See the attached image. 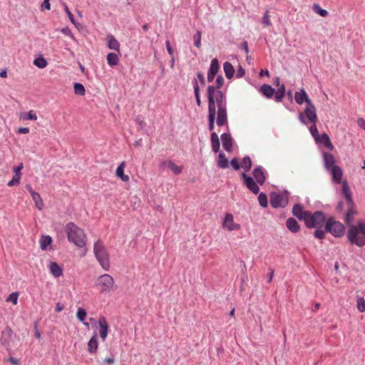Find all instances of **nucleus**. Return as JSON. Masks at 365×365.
<instances>
[{
    "mask_svg": "<svg viewBox=\"0 0 365 365\" xmlns=\"http://www.w3.org/2000/svg\"><path fill=\"white\" fill-rule=\"evenodd\" d=\"M207 98L208 101V129L212 131L215 122L221 127L227 124V98L222 91H215L213 85L207 87Z\"/></svg>",
    "mask_w": 365,
    "mask_h": 365,
    "instance_id": "f257e3e1",
    "label": "nucleus"
},
{
    "mask_svg": "<svg viewBox=\"0 0 365 365\" xmlns=\"http://www.w3.org/2000/svg\"><path fill=\"white\" fill-rule=\"evenodd\" d=\"M327 172L331 175L333 182L342 184L341 192L347 205V211L344 217V220L348 225H350L354 220V216L357 215V211L356 205L352 199L351 191L348 182L346 180L342 182L343 171L339 165L331 168Z\"/></svg>",
    "mask_w": 365,
    "mask_h": 365,
    "instance_id": "f03ea898",
    "label": "nucleus"
},
{
    "mask_svg": "<svg viewBox=\"0 0 365 365\" xmlns=\"http://www.w3.org/2000/svg\"><path fill=\"white\" fill-rule=\"evenodd\" d=\"M68 240L78 247H83L86 245V235L84 231L76 226L73 222H68L66 227Z\"/></svg>",
    "mask_w": 365,
    "mask_h": 365,
    "instance_id": "7ed1b4c3",
    "label": "nucleus"
},
{
    "mask_svg": "<svg viewBox=\"0 0 365 365\" xmlns=\"http://www.w3.org/2000/svg\"><path fill=\"white\" fill-rule=\"evenodd\" d=\"M347 237L351 244L359 247L364 246L365 245V222H359L356 226H350Z\"/></svg>",
    "mask_w": 365,
    "mask_h": 365,
    "instance_id": "20e7f679",
    "label": "nucleus"
},
{
    "mask_svg": "<svg viewBox=\"0 0 365 365\" xmlns=\"http://www.w3.org/2000/svg\"><path fill=\"white\" fill-rule=\"evenodd\" d=\"M93 253L101 267L105 271H108L110 269L109 255L103 243L100 240L94 243Z\"/></svg>",
    "mask_w": 365,
    "mask_h": 365,
    "instance_id": "39448f33",
    "label": "nucleus"
},
{
    "mask_svg": "<svg viewBox=\"0 0 365 365\" xmlns=\"http://www.w3.org/2000/svg\"><path fill=\"white\" fill-rule=\"evenodd\" d=\"M96 285L101 293L107 294L117 289L113 278L108 274L101 275L96 282Z\"/></svg>",
    "mask_w": 365,
    "mask_h": 365,
    "instance_id": "423d86ee",
    "label": "nucleus"
},
{
    "mask_svg": "<svg viewBox=\"0 0 365 365\" xmlns=\"http://www.w3.org/2000/svg\"><path fill=\"white\" fill-rule=\"evenodd\" d=\"M326 221V217L324 212L322 211H316L312 212L309 211V215L305 218L304 224L305 226L309 228H322Z\"/></svg>",
    "mask_w": 365,
    "mask_h": 365,
    "instance_id": "0eeeda50",
    "label": "nucleus"
},
{
    "mask_svg": "<svg viewBox=\"0 0 365 365\" xmlns=\"http://www.w3.org/2000/svg\"><path fill=\"white\" fill-rule=\"evenodd\" d=\"M289 192L284 190L282 194L276 192H272L270 194V204L274 208H284L289 203Z\"/></svg>",
    "mask_w": 365,
    "mask_h": 365,
    "instance_id": "6e6552de",
    "label": "nucleus"
},
{
    "mask_svg": "<svg viewBox=\"0 0 365 365\" xmlns=\"http://www.w3.org/2000/svg\"><path fill=\"white\" fill-rule=\"evenodd\" d=\"M325 230L336 237H340L344 235L345 227L340 222L334 221L333 219L329 218L326 222Z\"/></svg>",
    "mask_w": 365,
    "mask_h": 365,
    "instance_id": "1a4fd4ad",
    "label": "nucleus"
},
{
    "mask_svg": "<svg viewBox=\"0 0 365 365\" xmlns=\"http://www.w3.org/2000/svg\"><path fill=\"white\" fill-rule=\"evenodd\" d=\"M159 169L165 170V169L170 170L175 175L180 174L182 170V166L175 165L172 160H163L159 164Z\"/></svg>",
    "mask_w": 365,
    "mask_h": 365,
    "instance_id": "9d476101",
    "label": "nucleus"
},
{
    "mask_svg": "<svg viewBox=\"0 0 365 365\" xmlns=\"http://www.w3.org/2000/svg\"><path fill=\"white\" fill-rule=\"evenodd\" d=\"M252 174L258 184L262 185L265 182L267 172L263 167L261 165L257 166L253 170Z\"/></svg>",
    "mask_w": 365,
    "mask_h": 365,
    "instance_id": "9b49d317",
    "label": "nucleus"
},
{
    "mask_svg": "<svg viewBox=\"0 0 365 365\" xmlns=\"http://www.w3.org/2000/svg\"><path fill=\"white\" fill-rule=\"evenodd\" d=\"M241 176L244 180V184L251 192L254 194L259 193V187L257 185V182H255L252 177L247 175L245 173H242Z\"/></svg>",
    "mask_w": 365,
    "mask_h": 365,
    "instance_id": "f8f14e48",
    "label": "nucleus"
},
{
    "mask_svg": "<svg viewBox=\"0 0 365 365\" xmlns=\"http://www.w3.org/2000/svg\"><path fill=\"white\" fill-rule=\"evenodd\" d=\"M304 114L310 123H317V115L316 113V108L312 102L306 105Z\"/></svg>",
    "mask_w": 365,
    "mask_h": 365,
    "instance_id": "ddd939ff",
    "label": "nucleus"
},
{
    "mask_svg": "<svg viewBox=\"0 0 365 365\" xmlns=\"http://www.w3.org/2000/svg\"><path fill=\"white\" fill-rule=\"evenodd\" d=\"M292 212L300 221H304L307 216L309 215V211L304 210L303 205L299 203L295 204L293 206Z\"/></svg>",
    "mask_w": 365,
    "mask_h": 365,
    "instance_id": "4468645a",
    "label": "nucleus"
},
{
    "mask_svg": "<svg viewBox=\"0 0 365 365\" xmlns=\"http://www.w3.org/2000/svg\"><path fill=\"white\" fill-rule=\"evenodd\" d=\"M98 324L99 326V335L102 341H104L108 333V324L104 317L98 319Z\"/></svg>",
    "mask_w": 365,
    "mask_h": 365,
    "instance_id": "2eb2a0df",
    "label": "nucleus"
},
{
    "mask_svg": "<svg viewBox=\"0 0 365 365\" xmlns=\"http://www.w3.org/2000/svg\"><path fill=\"white\" fill-rule=\"evenodd\" d=\"M222 225L223 227L227 228L229 231L237 230L240 227L239 224L235 223L234 217L232 214H227L225 215Z\"/></svg>",
    "mask_w": 365,
    "mask_h": 365,
    "instance_id": "dca6fc26",
    "label": "nucleus"
},
{
    "mask_svg": "<svg viewBox=\"0 0 365 365\" xmlns=\"http://www.w3.org/2000/svg\"><path fill=\"white\" fill-rule=\"evenodd\" d=\"M221 140L223 148L229 153L232 152L234 140L231 135L230 133H222L221 135Z\"/></svg>",
    "mask_w": 365,
    "mask_h": 365,
    "instance_id": "f3484780",
    "label": "nucleus"
},
{
    "mask_svg": "<svg viewBox=\"0 0 365 365\" xmlns=\"http://www.w3.org/2000/svg\"><path fill=\"white\" fill-rule=\"evenodd\" d=\"M314 140L318 144L324 145V146L326 147L329 150H332L334 149V145L331 142L329 135L325 133H323L322 135H319Z\"/></svg>",
    "mask_w": 365,
    "mask_h": 365,
    "instance_id": "a211bd4d",
    "label": "nucleus"
},
{
    "mask_svg": "<svg viewBox=\"0 0 365 365\" xmlns=\"http://www.w3.org/2000/svg\"><path fill=\"white\" fill-rule=\"evenodd\" d=\"M294 99L296 103L299 105H302L303 103L308 104L309 103L312 102L307 93L304 89H302L300 91L295 92Z\"/></svg>",
    "mask_w": 365,
    "mask_h": 365,
    "instance_id": "6ab92c4d",
    "label": "nucleus"
},
{
    "mask_svg": "<svg viewBox=\"0 0 365 365\" xmlns=\"http://www.w3.org/2000/svg\"><path fill=\"white\" fill-rule=\"evenodd\" d=\"M323 160H324V165L326 169V170H329L331 169V168H333L334 166H337L335 165V158L333 156V155L328 153H323Z\"/></svg>",
    "mask_w": 365,
    "mask_h": 365,
    "instance_id": "aec40b11",
    "label": "nucleus"
},
{
    "mask_svg": "<svg viewBox=\"0 0 365 365\" xmlns=\"http://www.w3.org/2000/svg\"><path fill=\"white\" fill-rule=\"evenodd\" d=\"M286 226L287 229L293 233H297L299 231L300 225L293 217H289L286 221Z\"/></svg>",
    "mask_w": 365,
    "mask_h": 365,
    "instance_id": "412c9836",
    "label": "nucleus"
},
{
    "mask_svg": "<svg viewBox=\"0 0 365 365\" xmlns=\"http://www.w3.org/2000/svg\"><path fill=\"white\" fill-rule=\"evenodd\" d=\"M98 346V341L97 339V334L94 333L93 336L90 339L88 342V351L90 354L96 352Z\"/></svg>",
    "mask_w": 365,
    "mask_h": 365,
    "instance_id": "4be33fe9",
    "label": "nucleus"
},
{
    "mask_svg": "<svg viewBox=\"0 0 365 365\" xmlns=\"http://www.w3.org/2000/svg\"><path fill=\"white\" fill-rule=\"evenodd\" d=\"M11 336L12 330L9 327H6L1 333V344L5 346H9Z\"/></svg>",
    "mask_w": 365,
    "mask_h": 365,
    "instance_id": "5701e85b",
    "label": "nucleus"
},
{
    "mask_svg": "<svg viewBox=\"0 0 365 365\" xmlns=\"http://www.w3.org/2000/svg\"><path fill=\"white\" fill-rule=\"evenodd\" d=\"M212 149L214 153H217L220 150V143L217 134L212 132L210 136Z\"/></svg>",
    "mask_w": 365,
    "mask_h": 365,
    "instance_id": "b1692460",
    "label": "nucleus"
},
{
    "mask_svg": "<svg viewBox=\"0 0 365 365\" xmlns=\"http://www.w3.org/2000/svg\"><path fill=\"white\" fill-rule=\"evenodd\" d=\"M125 163L122 162L115 170V175L120 178L123 182H127L129 180V176L124 174V169Z\"/></svg>",
    "mask_w": 365,
    "mask_h": 365,
    "instance_id": "393cba45",
    "label": "nucleus"
},
{
    "mask_svg": "<svg viewBox=\"0 0 365 365\" xmlns=\"http://www.w3.org/2000/svg\"><path fill=\"white\" fill-rule=\"evenodd\" d=\"M49 269L54 277H59L63 274V270L56 262H51Z\"/></svg>",
    "mask_w": 365,
    "mask_h": 365,
    "instance_id": "a878e982",
    "label": "nucleus"
},
{
    "mask_svg": "<svg viewBox=\"0 0 365 365\" xmlns=\"http://www.w3.org/2000/svg\"><path fill=\"white\" fill-rule=\"evenodd\" d=\"M223 69L225 74V76L228 79H231L235 74V68L231 63L229 61H226L223 64Z\"/></svg>",
    "mask_w": 365,
    "mask_h": 365,
    "instance_id": "bb28decb",
    "label": "nucleus"
},
{
    "mask_svg": "<svg viewBox=\"0 0 365 365\" xmlns=\"http://www.w3.org/2000/svg\"><path fill=\"white\" fill-rule=\"evenodd\" d=\"M108 64L110 67H113L118 64L119 63V57L118 55L115 53H108L106 56Z\"/></svg>",
    "mask_w": 365,
    "mask_h": 365,
    "instance_id": "cd10ccee",
    "label": "nucleus"
},
{
    "mask_svg": "<svg viewBox=\"0 0 365 365\" xmlns=\"http://www.w3.org/2000/svg\"><path fill=\"white\" fill-rule=\"evenodd\" d=\"M260 91L269 98H272L274 93V89L268 84H263L260 88Z\"/></svg>",
    "mask_w": 365,
    "mask_h": 365,
    "instance_id": "c85d7f7f",
    "label": "nucleus"
},
{
    "mask_svg": "<svg viewBox=\"0 0 365 365\" xmlns=\"http://www.w3.org/2000/svg\"><path fill=\"white\" fill-rule=\"evenodd\" d=\"M120 43L114 38L113 36L110 35L108 36V47L110 49H113L119 52Z\"/></svg>",
    "mask_w": 365,
    "mask_h": 365,
    "instance_id": "c756f323",
    "label": "nucleus"
},
{
    "mask_svg": "<svg viewBox=\"0 0 365 365\" xmlns=\"http://www.w3.org/2000/svg\"><path fill=\"white\" fill-rule=\"evenodd\" d=\"M285 92H286V90H285L284 85V84L280 85V86L278 88L277 91H274L275 101L277 102H281L282 101L283 98L284 97Z\"/></svg>",
    "mask_w": 365,
    "mask_h": 365,
    "instance_id": "7c9ffc66",
    "label": "nucleus"
},
{
    "mask_svg": "<svg viewBox=\"0 0 365 365\" xmlns=\"http://www.w3.org/2000/svg\"><path fill=\"white\" fill-rule=\"evenodd\" d=\"M219 68L220 66L218 60L217 58L212 59L208 72L210 73L211 74L216 75L219 71Z\"/></svg>",
    "mask_w": 365,
    "mask_h": 365,
    "instance_id": "2f4dec72",
    "label": "nucleus"
},
{
    "mask_svg": "<svg viewBox=\"0 0 365 365\" xmlns=\"http://www.w3.org/2000/svg\"><path fill=\"white\" fill-rule=\"evenodd\" d=\"M193 88H194V94L196 99V103L198 106H201V99L200 96V88L197 83V79H194L192 81Z\"/></svg>",
    "mask_w": 365,
    "mask_h": 365,
    "instance_id": "473e14b6",
    "label": "nucleus"
},
{
    "mask_svg": "<svg viewBox=\"0 0 365 365\" xmlns=\"http://www.w3.org/2000/svg\"><path fill=\"white\" fill-rule=\"evenodd\" d=\"M52 242L51 237L48 235L42 236L40 240V246L42 250H46Z\"/></svg>",
    "mask_w": 365,
    "mask_h": 365,
    "instance_id": "72a5a7b5",
    "label": "nucleus"
},
{
    "mask_svg": "<svg viewBox=\"0 0 365 365\" xmlns=\"http://www.w3.org/2000/svg\"><path fill=\"white\" fill-rule=\"evenodd\" d=\"M217 165L220 168H227L229 166L228 160L226 158L225 153H220L219 154V160L217 162Z\"/></svg>",
    "mask_w": 365,
    "mask_h": 365,
    "instance_id": "f704fd0d",
    "label": "nucleus"
},
{
    "mask_svg": "<svg viewBox=\"0 0 365 365\" xmlns=\"http://www.w3.org/2000/svg\"><path fill=\"white\" fill-rule=\"evenodd\" d=\"M74 93L76 95L83 96L86 94V90L83 84L80 83H75L73 86Z\"/></svg>",
    "mask_w": 365,
    "mask_h": 365,
    "instance_id": "c9c22d12",
    "label": "nucleus"
},
{
    "mask_svg": "<svg viewBox=\"0 0 365 365\" xmlns=\"http://www.w3.org/2000/svg\"><path fill=\"white\" fill-rule=\"evenodd\" d=\"M241 167L245 169V172H248L252 167V160L249 156H245L242 160Z\"/></svg>",
    "mask_w": 365,
    "mask_h": 365,
    "instance_id": "e433bc0d",
    "label": "nucleus"
},
{
    "mask_svg": "<svg viewBox=\"0 0 365 365\" xmlns=\"http://www.w3.org/2000/svg\"><path fill=\"white\" fill-rule=\"evenodd\" d=\"M34 64L39 68H44L48 63L43 57L40 56L34 61Z\"/></svg>",
    "mask_w": 365,
    "mask_h": 365,
    "instance_id": "4c0bfd02",
    "label": "nucleus"
},
{
    "mask_svg": "<svg viewBox=\"0 0 365 365\" xmlns=\"http://www.w3.org/2000/svg\"><path fill=\"white\" fill-rule=\"evenodd\" d=\"M258 201L262 207H267L268 205L267 196L264 192H260L258 195Z\"/></svg>",
    "mask_w": 365,
    "mask_h": 365,
    "instance_id": "58836bf2",
    "label": "nucleus"
},
{
    "mask_svg": "<svg viewBox=\"0 0 365 365\" xmlns=\"http://www.w3.org/2000/svg\"><path fill=\"white\" fill-rule=\"evenodd\" d=\"M87 316V313L86 309H84L82 307L78 308L77 313H76V317L78 319L79 322H83L85 321Z\"/></svg>",
    "mask_w": 365,
    "mask_h": 365,
    "instance_id": "ea45409f",
    "label": "nucleus"
},
{
    "mask_svg": "<svg viewBox=\"0 0 365 365\" xmlns=\"http://www.w3.org/2000/svg\"><path fill=\"white\" fill-rule=\"evenodd\" d=\"M314 11L322 17H325L328 15V11L324 9H322L319 4H314Z\"/></svg>",
    "mask_w": 365,
    "mask_h": 365,
    "instance_id": "a19ab883",
    "label": "nucleus"
},
{
    "mask_svg": "<svg viewBox=\"0 0 365 365\" xmlns=\"http://www.w3.org/2000/svg\"><path fill=\"white\" fill-rule=\"evenodd\" d=\"M357 309L359 312H364L365 311V299L363 297H358L356 300Z\"/></svg>",
    "mask_w": 365,
    "mask_h": 365,
    "instance_id": "79ce46f5",
    "label": "nucleus"
},
{
    "mask_svg": "<svg viewBox=\"0 0 365 365\" xmlns=\"http://www.w3.org/2000/svg\"><path fill=\"white\" fill-rule=\"evenodd\" d=\"M312 125L309 127V131L314 139L315 140L319 135L318 129L316 125V123H311Z\"/></svg>",
    "mask_w": 365,
    "mask_h": 365,
    "instance_id": "37998d69",
    "label": "nucleus"
},
{
    "mask_svg": "<svg viewBox=\"0 0 365 365\" xmlns=\"http://www.w3.org/2000/svg\"><path fill=\"white\" fill-rule=\"evenodd\" d=\"M18 297H19V293L18 292H12L11 294H10L9 295V297H7L6 301L12 302L13 304L15 305L18 302Z\"/></svg>",
    "mask_w": 365,
    "mask_h": 365,
    "instance_id": "c03bdc74",
    "label": "nucleus"
},
{
    "mask_svg": "<svg viewBox=\"0 0 365 365\" xmlns=\"http://www.w3.org/2000/svg\"><path fill=\"white\" fill-rule=\"evenodd\" d=\"M194 44L197 48L201 46V33L200 31H197L196 34L193 36Z\"/></svg>",
    "mask_w": 365,
    "mask_h": 365,
    "instance_id": "a18cd8bd",
    "label": "nucleus"
},
{
    "mask_svg": "<svg viewBox=\"0 0 365 365\" xmlns=\"http://www.w3.org/2000/svg\"><path fill=\"white\" fill-rule=\"evenodd\" d=\"M33 200L35 202V205L36 206V207L38 209V210H42L43 209V200L41 197V195H37L36 197H34L33 198Z\"/></svg>",
    "mask_w": 365,
    "mask_h": 365,
    "instance_id": "49530a36",
    "label": "nucleus"
},
{
    "mask_svg": "<svg viewBox=\"0 0 365 365\" xmlns=\"http://www.w3.org/2000/svg\"><path fill=\"white\" fill-rule=\"evenodd\" d=\"M215 82H216L217 86H213L215 87V91H220V88L224 84V78H223V77L222 76H217Z\"/></svg>",
    "mask_w": 365,
    "mask_h": 365,
    "instance_id": "de8ad7c7",
    "label": "nucleus"
},
{
    "mask_svg": "<svg viewBox=\"0 0 365 365\" xmlns=\"http://www.w3.org/2000/svg\"><path fill=\"white\" fill-rule=\"evenodd\" d=\"M63 8H64L65 12L68 15V17L70 19V21H71V23L73 24H76V21H75V19H74V16L70 11L68 6L66 4H63Z\"/></svg>",
    "mask_w": 365,
    "mask_h": 365,
    "instance_id": "09e8293b",
    "label": "nucleus"
},
{
    "mask_svg": "<svg viewBox=\"0 0 365 365\" xmlns=\"http://www.w3.org/2000/svg\"><path fill=\"white\" fill-rule=\"evenodd\" d=\"M24 120H35L37 119V115H36V113L34 110H29L26 116L24 118Z\"/></svg>",
    "mask_w": 365,
    "mask_h": 365,
    "instance_id": "8fccbe9b",
    "label": "nucleus"
},
{
    "mask_svg": "<svg viewBox=\"0 0 365 365\" xmlns=\"http://www.w3.org/2000/svg\"><path fill=\"white\" fill-rule=\"evenodd\" d=\"M325 232H327L325 230L317 228L314 232V237L317 239L322 240L324 237Z\"/></svg>",
    "mask_w": 365,
    "mask_h": 365,
    "instance_id": "3c124183",
    "label": "nucleus"
},
{
    "mask_svg": "<svg viewBox=\"0 0 365 365\" xmlns=\"http://www.w3.org/2000/svg\"><path fill=\"white\" fill-rule=\"evenodd\" d=\"M262 24L264 25V26H270L272 24H271V21L269 20V16L268 14V11H266L262 17Z\"/></svg>",
    "mask_w": 365,
    "mask_h": 365,
    "instance_id": "603ef678",
    "label": "nucleus"
},
{
    "mask_svg": "<svg viewBox=\"0 0 365 365\" xmlns=\"http://www.w3.org/2000/svg\"><path fill=\"white\" fill-rule=\"evenodd\" d=\"M20 179H21L20 176H18V177L14 176L13 178L10 181H9V182L7 183V185L9 187H12L15 185H18L20 182Z\"/></svg>",
    "mask_w": 365,
    "mask_h": 365,
    "instance_id": "864d4df0",
    "label": "nucleus"
},
{
    "mask_svg": "<svg viewBox=\"0 0 365 365\" xmlns=\"http://www.w3.org/2000/svg\"><path fill=\"white\" fill-rule=\"evenodd\" d=\"M230 165L236 170H238L240 168V165L237 159L235 158H233L232 160H231Z\"/></svg>",
    "mask_w": 365,
    "mask_h": 365,
    "instance_id": "5fc2aeb1",
    "label": "nucleus"
},
{
    "mask_svg": "<svg viewBox=\"0 0 365 365\" xmlns=\"http://www.w3.org/2000/svg\"><path fill=\"white\" fill-rule=\"evenodd\" d=\"M245 69L241 66H239L237 71L236 77L238 78H242L245 75Z\"/></svg>",
    "mask_w": 365,
    "mask_h": 365,
    "instance_id": "6e6d98bb",
    "label": "nucleus"
},
{
    "mask_svg": "<svg viewBox=\"0 0 365 365\" xmlns=\"http://www.w3.org/2000/svg\"><path fill=\"white\" fill-rule=\"evenodd\" d=\"M165 46H166V48H167V51H168V53L170 55V56H173L174 55V51H173V49L172 48V47L170 46L169 40H167L165 41Z\"/></svg>",
    "mask_w": 365,
    "mask_h": 365,
    "instance_id": "4d7b16f0",
    "label": "nucleus"
},
{
    "mask_svg": "<svg viewBox=\"0 0 365 365\" xmlns=\"http://www.w3.org/2000/svg\"><path fill=\"white\" fill-rule=\"evenodd\" d=\"M135 121L139 125L140 128H144L145 123L143 121V120L142 119V118L140 116L138 115L135 118Z\"/></svg>",
    "mask_w": 365,
    "mask_h": 365,
    "instance_id": "13d9d810",
    "label": "nucleus"
},
{
    "mask_svg": "<svg viewBox=\"0 0 365 365\" xmlns=\"http://www.w3.org/2000/svg\"><path fill=\"white\" fill-rule=\"evenodd\" d=\"M61 32L63 34H65V35H66V36L73 38V34H72V32H71L70 29H68V28H63V29H61Z\"/></svg>",
    "mask_w": 365,
    "mask_h": 365,
    "instance_id": "bf43d9fd",
    "label": "nucleus"
},
{
    "mask_svg": "<svg viewBox=\"0 0 365 365\" xmlns=\"http://www.w3.org/2000/svg\"><path fill=\"white\" fill-rule=\"evenodd\" d=\"M197 78L199 79L200 83L202 86L205 85V76H204L203 73H201V72H197Z\"/></svg>",
    "mask_w": 365,
    "mask_h": 365,
    "instance_id": "052dcab7",
    "label": "nucleus"
},
{
    "mask_svg": "<svg viewBox=\"0 0 365 365\" xmlns=\"http://www.w3.org/2000/svg\"><path fill=\"white\" fill-rule=\"evenodd\" d=\"M23 168V164H21L20 165L14 168V172L15 173V176L18 177L21 175V171Z\"/></svg>",
    "mask_w": 365,
    "mask_h": 365,
    "instance_id": "680f3d73",
    "label": "nucleus"
},
{
    "mask_svg": "<svg viewBox=\"0 0 365 365\" xmlns=\"http://www.w3.org/2000/svg\"><path fill=\"white\" fill-rule=\"evenodd\" d=\"M41 7L46 9V10L51 9L50 0H43Z\"/></svg>",
    "mask_w": 365,
    "mask_h": 365,
    "instance_id": "e2e57ef3",
    "label": "nucleus"
},
{
    "mask_svg": "<svg viewBox=\"0 0 365 365\" xmlns=\"http://www.w3.org/2000/svg\"><path fill=\"white\" fill-rule=\"evenodd\" d=\"M298 118L302 123L305 124V125L307 124V122L305 120V115H304V113H299L298 115Z\"/></svg>",
    "mask_w": 365,
    "mask_h": 365,
    "instance_id": "0e129e2a",
    "label": "nucleus"
},
{
    "mask_svg": "<svg viewBox=\"0 0 365 365\" xmlns=\"http://www.w3.org/2000/svg\"><path fill=\"white\" fill-rule=\"evenodd\" d=\"M29 133V128L26 127H21L18 130V133L27 134Z\"/></svg>",
    "mask_w": 365,
    "mask_h": 365,
    "instance_id": "69168bd1",
    "label": "nucleus"
},
{
    "mask_svg": "<svg viewBox=\"0 0 365 365\" xmlns=\"http://www.w3.org/2000/svg\"><path fill=\"white\" fill-rule=\"evenodd\" d=\"M64 309V305L60 302H58L56 305V312L59 313Z\"/></svg>",
    "mask_w": 365,
    "mask_h": 365,
    "instance_id": "338daca9",
    "label": "nucleus"
},
{
    "mask_svg": "<svg viewBox=\"0 0 365 365\" xmlns=\"http://www.w3.org/2000/svg\"><path fill=\"white\" fill-rule=\"evenodd\" d=\"M359 125L365 130V120L364 118H359Z\"/></svg>",
    "mask_w": 365,
    "mask_h": 365,
    "instance_id": "774afa93",
    "label": "nucleus"
}]
</instances>
